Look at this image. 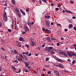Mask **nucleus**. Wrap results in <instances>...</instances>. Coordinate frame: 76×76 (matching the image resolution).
<instances>
[{"instance_id":"nucleus-15","label":"nucleus","mask_w":76,"mask_h":76,"mask_svg":"<svg viewBox=\"0 0 76 76\" xmlns=\"http://www.w3.org/2000/svg\"><path fill=\"white\" fill-rule=\"evenodd\" d=\"M18 60L19 61H23V59H22L21 58H19L18 59Z\"/></svg>"},{"instance_id":"nucleus-22","label":"nucleus","mask_w":76,"mask_h":76,"mask_svg":"<svg viewBox=\"0 0 76 76\" xmlns=\"http://www.w3.org/2000/svg\"><path fill=\"white\" fill-rule=\"evenodd\" d=\"M17 15L19 17V18H21V15L19 13H18Z\"/></svg>"},{"instance_id":"nucleus-58","label":"nucleus","mask_w":76,"mask_h":76,"mask_svg":"<svg viewBox=\"0 0 76 76\" xmlns=\"http://www.w3.org/2000/svg\"><path fill=\"white\" fill-rule=\"evenodd\" d=\"M21 72V69H20L18 71V73H20V72Z\"/></svg>"},{"instance_id":"nucleus-57","label":"nucleus","mask_w":76,"mask_h":76,"mask_svg":"<svg viewBox=\"0 0 76 76\" xmlns=\"http://www.w3.org/2000/svg\"><path fill=\"white\" fill-rule=\"evenodd\" d=\"M64 31H65V32H67V31L68 30L67 29H65L64 30Z\"/></svg>"},{"instance_id":"nucleus-53","label":"nucleus","mask_w":76,"mask_h":76,"mask_svg":"<svg viewBox=\"0 0 76 76\" xmlns=\"http://www.w3.org/2000/svg\"><path fill=\"white\" fill-rule=\"evenodd\" d=\"M26 32L25 31H24L22 32V34H26Z\"/></svg>"},{"instance_id":"nucleus-10","label":"nucleus","mask_w":76,"mask_h":76,"mask_svg":"<svg viewBox=\"0 0 76 76\" xmlns=\"http://www.w3.org/2000/svg\"><path fill=\"white\" fill-rule=\"evenodd\" d=\"M19 39L20 41H25V40H24V39H23V38L22 37H20L19 38Z\"/></svg>"},{"instance_id":"nucleus-40","label":"nucleus","mask_w":76,"mask_h":76,"mask_svg":"<svg viewBox=\"0 0 76 76\" xmlns=\"http://www.w3.org/2000/svg\"><path fill=\"white\" fill-rule=\"evenodd\" d=\"M70 3H71V4H73V1H70Z\"/></svg>"},{"instance_id":"nucleus-4","label":"nucleus","mask_w":76,"mask_h":76,"mask_svg":"<svg viewBox=\"0 0 76 76\" xmlns=\"http://www.w3.org/2000/svg\"><path fill=\"white\" fill-rule=\"evenodd\" d=\"M59 54H61L62 55H64V56H67V55L66 54L65 52H59Z\"/></svg>"},{"instance_id":"nucleus-33","label":"nucleus","mask_w":76,"mask_h":76,"mask_svg":"<svg viewBox=\"0 0 76 76\" xmlns=\"http://www.w3.org/2000/svg\"><path fill=\"white\" fill-rule=\"evenodd\" d=\"M49 60V58H46V61H48Z\"/></svg>"},{"instance_id":"nucleus-2","label":"nucleus","mask_w":76,"mask_h":76,"mask_svg":"<svg viewBox=\"0 0 76 76\" xmlns=\"http://www.w3.org/2000/svg\"><path fill=\"white\" fill-rule=\"evenodd\" d=\"M4 22H7V15L6 12H4Z\"/></svg>"},{"instance_id":"nucleus-54","label":"nucleus","mask_w":76,"mask_h":76,"mask_svg":"<svg viewBox=\"0 0 76 76\" xmlns=\"http://www.w3.org/2000/svg\"><path fill=\"white\" fill-rule=\"evenodd\" d=\"M42 1H44V2H45V3H47V1H45V0H42Z\"/></svg>"},{"instance_id":"nucleus-8","label":"nucleus","mask_w":76,"mask_h":76,"mask_svg":"<svg viewBox=\"0 0 76 76\" xmlns=\"http://www.w3.org/2000/svg\"><path fill=\"white\" fill-rule=\"evenodd\" d=\"M54 73H56V75H58L59 76H60V74H59V73H58V71L55 70L54 71Z\"/></svg>"},{"instance_id":"nucleus-61","label":"nucleus","mask_w":76,"mask_h":76,"mask_svg":"<svg viewBox=\"0 0 76 76\" xmlns=\"http://www.w3.org/2000/svg\"><path fill=\"white\" fill-rule=\"evenodd\" d=\"M73 29H74V30H76V27H74Z\"/></svg>"},{"instance_id":"nucleus-50","label":"nucleus","mask_w":76,"mask_h":76,"mask_svg":"<svg viewBox=\"0 0 76 76\" xmlns=\"http://www.w3.org/2000/svg\"><path fill=\"white\" fill-rule=\"evenodd\" d=\"M64 72H69V71H68L67 70H66V69H65L64 70Z\"/></svg>"},{"instance_id":"nucleus-9","label":"nucleus","mask_w":76,"mask_h":76,"mask_svg":"<svg viewBox=\"0 0 76 76\" xmlns=\"http://www.w3.org/2000/svg\"><path fill=\"white\" fill-rule=\"evenodd\" d=\"M15 54H18V52L17 51V50H14V53L13 55H15Z\"/></svg>"},{"instance_id":"nucleus-44","label":"nucleus","mask_w":76,"mask_h":76,"mask_svg":"<svg viewBox=\"0 0 76 76\" xmlns=\"http://www.w3.org/2000/svg\"><path fill=\"white\" fill-rule=\"evenodd\" d=\"M55 10L57 11H58V10H59V9L58 8H56L55 9Z\"/></svg>"},{"instance_id":"nucleus-13","label":"nucleus","mask_w":76,"mask_h":76,"mask_svg":"<svg viewBox=\"0 0 76 76\" xmlns=\"http://www.w3.org/2000/svg\"><path fill=\"white\" fill-rule=\"evenodd\" d=\"M67 53L68 55L69 56V57H72V54H71V53H70L69 52H67Z\"/></svg>"},{"instance_id":"nucleus-17","label":"nucleus","mask_w":76,"mask_h":76,"mask_svg":"<svg viewBox=\"0 0 76 76\" xmlns=\"http://www.w3.org/2000/svg\"><path fill=\"white\" fill-rule=\"evenodd\" d=\"M59 67H61V68H62V69H63V68H64V66L62 64H60V66H59Z\"/></svg>"},{"instance_id":"nucleus-38","label":"nucleus","mask_w":76,"mask_h":76,"mask_svg":"<svg viewBox=\"0 0 76 76\" xmlns=\"http://www.w3.org/2000/svg\"><path fill=\"white\" fill-rule=\"evenodd\" d=\"M8 31L9 32H10L12 31V30H11L10 29H8Z\"/></svg>"},{"instance_id":"nucleus-29","label":"nucleus","mask_w":76,"mask_h":76,"mask_svg":"<svg viewBox=\"0 0 76 76\" xmlns=\"http://www.w3.org/2000/svg\"><path fill=\"white\" fill-rule=\"evenodd\" d=\"M18 47H21V45H20V44H18L17 45Z\"/></svg>"},{"instance_id":"nucleus-64","label":"nucleus","mask_w":76,"mask_h":76,"mask_svg":"<svg viewBox=\"0 0 76 76\" xmlns=\"http://www.w3.org/2000/svg\"><path fill=\"white\" fill-rule=\"evenodd\" d=\"M74 47H76V44L74 45Z\"/></svg>"},{"instance_id":"nucleus-26","label":"nucleus","mask_w":76,"mask_h":76,"mask_svg":"<svg viewBox=\"0 0 76 76\" xmlns=\"http://www.w3.org/2000/svg\"><path fill=\"white\" fill-rule=\"evenodd\" d=\"M23 23L24 24V26H25V25H26V22L25 21H23Z\"/></svg>"},{"instance_id":"nucleus-35","label":"nucleus","mask_w":76,"mask_h":76,"mask_svg":"<svg viewBox=\"0 0 76 76\" xmlns=\"http://www.w3.org/2000/svg\"><path fill=\"white\" fill-rule=\"evenodd\" d=\"M1 58L2 59H4V58H5V57H4V56H2L1 57Z\"/></svg>"},{"instance_id":"nucleus-6","label":"nucleus","mask_w":76,"mask_h":76,"mask_svg":"<svg viewBox=\"0 0 76 76\" xmlns=\"http://www.w3.org/2000/svg\"><path fill=\"white\" fill-rule=\"evenodd\" d=\"M45 22L46 25H47L48 26H50V23L49 22V21H48L47 20H46L45 21Z\"/></svg>"},{"instance_id":"nucleus-49","label":"nucleus","mask_w":76,"mask_h":76,"mask_svg":"<svg viewBox=\"0 0 76 76\" xmlns=\"http://www.w3.org/2000/svg\"><path fill=\"white\" fill-rule=\"evenodd\" d=\"M1 49H2V50H3V51H4V49L3 47H1Z\"/></svg>"},{"instance_id":"nucleus-25","label":"nucleus","mask_w":76,"mask_h":76,"mask_svg":"<svg viewBox=\"0 0 76 76\" xmlns=\"http://www.w3.org/2000/svg\"><path fill=\"white\" fill-rule=\"evenodd\" d=\"M50 16H46L45 17L46 19H50Z\"/></svg>"},{"instance_id":"nucleus-55","label":"nucleus","mask_w":76,"mask_h":76,"mask_svg":"<svg viewBox=\"0 0 76 76\" xmlns=\"http://www.w3.org/2000/svg\"><path fill=\"white\" fill-rule=\"evenodd\" d=\"M20 10V11L21 13H23V12H24L23 11H22V10Z\"/></svg>"},{"instance_id":"nucleus-59","label":"nucleus","mask_w":76,"mask_h":76,"mask_svg":"<svg viewBox=\"0 0 76 76\" xmlns=\"http://www.w3.org/2000/svg\"><path fill=\"white\" fill-rule=\"evenodd\" d=\"M7 3H5L4 4V6H7Z\"/></svg>"},{"instance_id":"nucleus-63","label":"nucleus","mask_w":76,"mask_h":76,"mask_svg":"<svg viewBox=\"0 0 76 76\" xmlns=\"http://www.w3.org/2000/svg\"><path fill=\"white\" fill-rule=\"evenodd\" d=\"M34 23V22H32L31 23V25H33Z\"/></svg>"},{"instance_id":"nucleus-20","label":"nucleus","mask_w":76,"mask_h":76,"mask_svg":"<svg viewBox=\"0 0 76 76\" xmlns=\"http://www.w3.org/2000/svg\"><path fill=\"white\" fill-rule=\"evenodd\" d=\"M12 2L13 4H15V0H12Z\"/></svg>"},{"instance_id":"nucleus-56","label":"nucleus","mask_w":76,"mask_h":76,"mask_svg":"<svg viewBox=\"0 0 76 76\" xmlns=\"http://www.w3.org/2000/svg\"><path fill=\"white\" fill-rule=\"evenodd\" d=\"M1 25H2V23L1 22H0V26H1Z\"/></svg>"},{"instance_id":"nucleus-46","label":"nucleus","mask_w":76,"mask_h":76,"mask_svg":"<svg viewBox=\"0 0 76 76\" xmlns=\"http://www.w3.org/2000/svg\"><path fill=\"white\" fill-rule=\"evenodd\" d=\"M26 47H27V48H28L29 47V45H25Z\"/></svg>"},{"instance_id":"nucleus-34","label":"nucleus","mask_w":76,"mask_h":76,"mask_svg":"<svg viewBox=\"0 0 76 76\" xmlns=\"http://www.w3.org/2000/svg\"><path fill=\"white\" fill-rule=\"evenodd\" d=\"M60 64H59L58 65H56V66H57V67H60Z\"/></svg>"},{"instance_id":"nucleus-3","label":"nucleus","mask_w":76,"mask_h":76,"mask_svg":"<svg viewBox=\"0 0 76 76\" xmlns=\"http://www.w3.org/2000/svg\"><path fill=\"white\" fill-rule=\"evenodd\" d=\"M23 28L25 31H29V28L28 26H24Z\"/></svg>"},{"instance_id":"nucleus-18","label":"nucleus","mask_w":76,"mask_h":76,"mask_svg":"<svg viewBox=\"0 0 76 76\" xmlns=\"http://www.w3.org/2000/svg\"><path fill=\"white\" fill-rule=\"evenodd\" d=\"M69 28H73V25L72 24H70L69 26Z\"/></svg>"},{"instance_id":"nucleus-28","label":"nucleus","mask_w":76,"mask_h":76,"mask_svg":"<svg viewBox=\"0 0 76 76\" xmlns=\"http://www.w3.org/2000/svg\"><path fill=\"white\" fill-rule=\"evenodd\" d=\"M16 12H19V9H18V8H16Z\"/></svg>"},{"instance_id":"nucleus-31","label":"nucleus","mask_w":76,"mask_h":76,"mask_svg":"<svg viewBox=\"0 0 76 76\" xmlns=\"http://www.w3.org/2000/svg\"><path fill=\"white\" fill-rule=\"evenodd\" d=\"M75 61L73 60V61H72V64H73V65L75 64Z\"/></svg>"},{"instance_id":"nucleus-32","label":"nucleus","mask_w":76,"mask_h":76,"mask_svg":"<svg viewBox=\"0 0 76 76\" xmlns=\"http://www.w3.org/2000/svg\"><path fill=\"white\" fill-rule=\"evenodd\" d=\"M30 40H31V42H33V41H34V39H33L32 38H30Z\"/></svg>"},{"instance_id":"nucleus-1","label":"nucleus","mask_w":76,"mask_h":76,"mask_svg":"<svg viewBox=\"0 0 76 76\" xmlns=\"http://www.w3.org/2000/svg\"><path fill=\"white\" fill-rule=\"evenodd\" d=\"M53 47H46L45 48V51H48V52H50V50H51L52 49H53Z\"/></svg>"},{"instance_id":"nucleus-11","label":"nucleus","mask_w":76,"mask_h":76,"mask_svg":"<svg viewBox=\"0 0 76 76\" xmlns=\"http://www.w3.org/2000/svg\"><path fill=\"white\" fill-rule=\"evenodd\" d=\"M70 53L71 54L72 57V56H76V54H75L74 52H71Z\"/></svg>"},{"instance_id":"nucleus-30","label":"nucleus","mask_w":76,"mask_h":76,"mask_svg":"<svg viewBox=\"0 0 76 76\" xmlns=\"http://www.w3.org/2000/svg\"><path fill=\"white\" fill-rule=\"evenodd\" d=\"M47 33H51V31L50 30H48V31L47 32Z\"/></svg>"},{"instance_id":"nucleus-12","label":"nucleus","mask_w":76,"mask_h":76,"mask_svg":"<svg viewBox=\"0 0 76 76\" xmlns=\"http://www.w3.org/2000/svg\"><path fill=\"white\" fill-rule=\"evenodd\" d=\"M19 56L20 57L22 58H23L24 60H25V58H24V57H23V55H22V54H19Z\"/></svg>"},{"instance_id":"nucleus-48","label":"nucleus","mask_w":76,"mask_h":76,"mask_svg":"<svg viewBox=\"0 0 76 76\" xmlns=\"http://www.w3.org/2000/svg\"><path fill=\"white\" fill-rule=\"evenodd\" d=\"M26 11L27 12H29V9H28V8H27L26 10Z\"/></svg>"},{"instance_id":"nucleus-45","label":"nucleus","mask_w":76,"mask_h":76,"mask_svg":"<svg viewBox=\"0 0 76 76\" xmlns=\"http://www.w3.org/2000/svg\"><path fill=\"white\" fill-rule=\"evenodd\" d=\"M26 67H27V68H28V69H31V68L28 66H27Z\"/></svg>"},{"instance_id":"nucleus-5","label":"nucleus","mask_w":76,"mask_h":76,"mask_svg":"<svg viewBox=\"0 0 76 76\" xmlns=\"http://www.w3.org/2000/svg\"><path fill=\"white\" fill-rule=\"evenodd\" d=\"M24 62L25 63V64L26 67H27V66H28L29 65V64L31 63V62Z\"/></svg>"},{"instance_id":"nucleus-23","label":"nucleus","mask_w":76,"mask_h":76,"mask_svg":"<svg viewBox=\"0 0 76 76\" xmlns=\"http://www.w3.org/2000/svg\"><path fill=\"white\" fill-rule=\"evenodd\" d=\"M51 54H55V53L53 51H51L50 52Z\"/></svg>"},{"instance_id":"nucleus-19","label":"nucleus","mask_w":76,"mask_h":76,"mask_svg":"<svg viewBox=\"0 0 76 76\" xmlns=\"http://www.w3.org/2000/svg\"><path fill=\"white\" fill-rule=\"evenodd\" d=\"M1 41L2 44H5V42L4 41V40L2 39L1 40Z\"/></svg>"},{"instance_id":"nucleus-14","label":"nucleus","mask_w":76,"mask_h":76,"mask_svg":"<svg viewBox=\"0 0 76 76\" xmlns=\"http://www.w3.org/2000/svg\"><path fill=\"white\" fill-rule=\"evenodd\" d=\"M66 12L67 13H70V14H73V12H72L70 11H68V10H66Z\"/></svg>"},{"instance_id":"nucleus-16","label":"nucleus","mask_w":76,"mask_h":76,"mask_svg":"<svg viewBox=\"0 0 76 76\" xmlns=\"http://www.w3.org/2000/svg\"><path fill=\"white\" fill-rule=\"evenodd\" d=\"M47 40L49 42H51V39H50V37H47Z\"/></svg>"},{"instance_id":"nucleus-51","label":"nucleus","mask_w":76,"mask_h":76,"mask_svg":"<svg viewBox=\"0 0 76 76\" xmlns=\"http://www.w3.org/2000/svg\"><path fill=\"white\" fill-rule=\"evenodd\" d=\"M12 69H14V70H16V69L15 68H14L13 67H12Z\"/></svg>"},{"instance_id":"nucleus-41","label":"nucleus","mask_w":76,"mask_h":76,"mask_svg":"<svg viewBox=\"0 0 76 76\" xmlns=\"http://www.w3.org/2000/svg\"><path fill=\"white\" fill-rule=\"evenodd\" d=\"M39 2L40 4H41V3H42V1H41V0H39Z\"/></svg>"},{"instance_id":"nucleus-27","label":"nucleus","mask_w":76,"mask_h":76,"mask_svg":"<svg viewBox=\"0 0 76 76\" xmlns=\"http://www.w3.org/2000/svg\"><path fill=\"white\" fill-rule=\"evenodd\" d=\"M11 53L12 54H13V53H14V51H13V50H11Z\"/></svg>"},{"instance_id":"nucleus-62","label":"nucleus","mask_w":76,"mask_h":76,"mask_svg":"<svg viewBox=\"0 0 76 76\" xmlns=\"http://www.w3.org/2000/svg\"><path fill=\"white\" fill-rule=\"evenodd\" d=\"M25 59L26 60H28V58H26H26H25Z\"/></svg>"},{"instance_id":"nucleus-43","label":"nucleus","mask_w":76,"mask_h":76,"mask_svg":"<svg viewBox=\"0 0 76 76\" xmlns=\"http://www.w3.org/2000/svg\"><path fill=\"white\" fill-rule=\"evenodd\" d=\"M14 62L16 63H18V61L17 60L15 61Z\"/></svg>"},{"instance_id":"nucleus-21","label":"nucleus","mask_w":76,"mask_h":76,"mask_svg":"<svg viewBox=\"0 0 76 76\" xmlns=\"http://www.w3.org/2000/svg\"><path fill=\"white\" fill-rule=\"evenodd\" d=\"M57 61H60V62H63V60L60 59H58Z\"/></svg>"},{"instance_id":"nucleus-37","label":"nucleus","mask_w":76,"mask_h":76,"mask_svg":"<svg viewBox=\"0 0 76 76\" xmlns=\"http://www.w3.org/2000/svg\"><path fill=\"white\" fill-rule=\"evenodd\" d=\"M31 55H32V54H31V53H30L29 54L27 55V56H31Z\"/></svg>"},{"instance_id":"nucleus-36","label":"nucleus","mask_w":76,"mask_h":76,"mask_svg":"<svg viewBox=\"0 0 76 76\" xmlns=\"http://www.w3.org/2000/svg\"><path fill=\"white\" fill-rule=\"evenodd\" d=\"M48 74H51V71H49L48 73Z\"/></svg>"},{"instance_id":"nucleus-42","label":"nucleus","mask_w":76,"mask_h":76,"mask_svg":"<svg viewBox=\"0 0 76 76\" xmlns=\"http://www.w3.org/2000/svg\"><path fill=\"white\" fill-rule=\"evenodd\" d=\"M34 73H35L36 74H37H37H38V73H37V72L35 70L34 71Z\"/></svg>"},{"instance_id":"nucleus-7","label":"nucleus","mask_w":76,"mask_h":76,"mask_svg":"<svg viewBox=\"0 0 76 76\" xmlns=\"http://www.w3.org/2000/svg\"><path fill=\"white\" fill-rule=\"evenodd\" d=\"M31 45V46H32V47H34V45H36V44H35V43L34 42H32L30 44Z\"/></svg>"},{"instance_id":"nucleus-52","label":"nucleus","mask_w":76,"mask_h":76,"mask_svg":"<svg viewBox=\"0 0 76 76\" xmlns=\"http://www.w3.org/2000/svg\"><path fill=\"white\" fill-rule=\"evenodd\" d=\"M22 14L24 16H25V13L24 12H23L22 13Z\"/></svg>"},{"instance_id":"nucleus-39","label":"nucleus","mask_w":76,"mask_h":76,"mask_svg":"<svg viewBox=\"0 0 76 76\" xmlns=\"http://www.w3.org/2000/svg\"><path fill=\"white\" fill-rule=\"evenodd\" d=\"M57 26H61V25H60V24H57Z\"/></svg>"},{"instance_id":"nucleus-24","label":"nucleus","mask_w":76,"mask_h":76,"mask_svg":"<svg viewBox=\"0 0 76 76\" xmlns=\"http://www.w3.org/2000/svg\"><path fill=\"white\" fill-rule=\"evenodd\" d=\"M51 39L52 41H53L54 40H55V39H55V38H54V37H51Z\"/></svg>"},{"instance_id":"nucleus-47","label":"nucleus","mask_w":76,"mask_h":76,"mask_svg":"<svg viewBox=\"0 0 76 76\" xmlns=\"http://www.w3.org/2000/svg\"><path fill=\"white\" fill-rule=\"evenodd\" d=\"M17 28H18V26H17V25L16 24L15 25V29H17Z\"/></svg>"},{"instance_id":"nucleus-60","label":"nucleus","mask_w":76,"mask_h":76,"mask_svg":"<svg viewBox=\"0 0 76 76\" xmlns=\"http://www.w3.org/2000/svg\"><path fill=\"white\" fill-rule=\"evenodd\" d=\"M19 58H20V57L19 56H17V58L18 59H18Z\"/></svg>"}]
</instances>
